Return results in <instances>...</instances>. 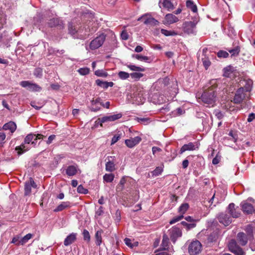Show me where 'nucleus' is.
<instances>
[{
	"label": "nucleus",
	"mask_w": 255,
	"mask_h": 255,
	"mask_svg": "<svg viewBox=\"0 0 255 255\" xmlns=\"http://www.w3.org/2000/svg\"><path fill=\"white\" fill-rule=\"evenodd\" d=\"M16 128V125L13 122H9L5 124L3 126V129L5 130H9L11 133H13Z\"/></svg>",
	"instance_id": "21"
},
{
	"label": "nucleus",
	"mask_w": 255,
	"mask_h": 255,
	"mask_svg": "<svg viewBox=\"0 0 255 255\" xmlns=\"http://www.w3.org/2000/svg\"><path fill=\"white\" fill-rule=\"evenodd\" d=\"M78 72L81 75H86L89 73L90 69L87 67L81 68L78 70Z\"/></svg>",
	"instance_id": "38"
},
{
	"label": "nucleus",
	"mask_w": 255,
	"mask_h": 255,
	"mask_svg": "<svg viewBox=\"0 0 255 255\" xmlns=\"http://www.w3.org/2000/svg\"><path fill=\"white\" fill-rule=\"evenodd\" d=\"M182 11V7L180 6L175 11H173V13H168L165 16H173L174 14L178 15L180 14Z\"/></svg>",
	"instance_id": "53"
},
{
	"label": "nucleus",
	"mask_w": 255,
	"mask_h": 255,
	"mask_svg": "<svg viewBox=\"0 0 255 255\" xmlns=\"http://www.w3.org/2000/svg\"><path fill=\"white\" fill-rule=\"evenodd\" d=\"M241 206L243 211L248 214H252L254 211L253 205L247 202H242L241 204Z\"/></svg>",
	"instance_id": "15"
},
{
	"label": "nucleus",
	"mask_w": 255,
	"mask_h": 255,
	"mask_svg": "<svg viewBox=\"0 0 255 255\" xmlns=\"http://www.w3.org/2000/svg\"><path fill=\"white\" fill-rule=\"evenodd\" d=\"M83 235L84 240L89 242L90 241V235L89 232L86 229L83 230Z\"/></svg>",
	"instance_id": "49"
},
{
	"label": "nucleus",
	"mask_w": 255,
	"mask_h": 255,
	"mask_svg": "<svg viewBox=\"0 0 255 255\" xmlns=\"http://www.w3.org/2000/svg\"><path fill=\"white\" fill-rule=\"evenodd\" d=\"M202 61L203 63V65L204 66L205 68L207 70L211 65V62L209 59L205 55L204 56V57L202 58Z\"/></svg>",
	"instance_id": "33"
},
{
	"label": "nucleus",
	"mask_w": 255,
	"mask_h": 255,
	"mask_svg": "<svg viewBox=\"0 0 255 255\" xmlns=\"http://www.w3.org/2000/svg\"><path fill=\"white\" fill-rule=\"evenodd\" d=\"M171 240L173 243H175L177 239L180 237L182 235V232L180 229L177 227H172L168 231Z\"/></svg>",
	"instance_id": "12"
},
{
	"label": "nucleus",
	"mask_w": 255,
	"mask_h": 255,
	"mask_svg": "<svg viewBox=\"0 0 255 255\" xmlns=\"http://www.w3.org/2000/svg\"><path fill=\"white\" fill-rule=\"evenodd\" d=\"M121 36L123 40H126L128 38V34L126 31H123L122 32Z\"/></svg>",
	"instance_id": "56"
},
{
	"label": "nucleus",
	"mask_w": 255,
	"mask_h": 255,
	"mask_svg": "<svg viewBox=\"0 0 255 255\" xmlns=\"http://www.w3.org/2000/svg\"><path fill=\"white\" fill-rule=\"evenodd\" d=\"M121 138V135L120 134H115L112 138L111 140V144H114L116 143Z\"/></svg>",
	"instance_id": "54"
},
{
	"label": "nucleus",
	"mask_w": 255,
	"mask_h": 255,
	"mask_svg": "<svg viewBox=\"0 0 255 255\" xmlns=\"http://www.w3.org/2000/svg\"><path fill=\"white\" fill-rule=\"evenodd\" d=\"M221 160V157L220 156L218 155V154L216 155V156L212 160V163L214 165L217 164L219 163L220 161Z\"/></svg>",
	"instance_id": "55"
},
{
	"label": "nucleus",
	"mask_w": 255,
	"mask_h": 255,
	"mask_svg": "<svg viewBox=\"0 0 255 255\" xmlns=\"http://www.w3.org/2000/svg\"><path fill=\"white\" fill-rule=\"evenodd\" d=\"M235 204L234 203H230L228 207V210L229 213L233 218H238L240 215V213L237 211L235 208Z\"/></svg>",
	"instance_id": "18"
},
{
	"label": "nucleus",
	"mask_w": 255,
	"mask_h": 255,
	"mask_svg": "<svg viewBox=\"0 0 255 255\" xmlns=\"http://www.w3.org/2000/svg\"><path fill=\"white\" fill-rule=\"evenodd\" d=\"M169 246V239L167 235L164 234L163 236L161 248L162 250H166Z\"/></svg>",
	"instance_id": "27"
},
{
	"label": "nucleus",
	"mask_w": 255,
	"mask_h": 255,
	"mask_svg": "<svg viewBox=\"0 0 255 255\" xmlns=\"http://www.w3.org/2000/svg\"><path fill=\"white\" fill-rule=\"evenodd\" d=\"M201 99L207 107H213L216 102L215 92L211 90L204 91L201 96Z\"/></svg>",
	"instance_id": "4"
},
{
	"label": "nucleus",
	"mask_w": 255,
	"mask_h": 255,
	"mask_svg": "<svg viewBox=\"0 0 255 255\" xmlns=\"http://www.w3.org/2000/svg\"><path fill=\"white\" fill-rule=\"evenodd\" d=\"M141 138L137 136L133 138H130L125 140V144L129 148H132L140 142Z\"/></svg>",
	"instance_id": "13"
},
{
	"label": "nucleus",
	"mask_w": 255,
	"mask_h": 255,
	"mask_svg": "<svg viewBox=\"0 0 255 255\" xmlns=\"http://www.w3.org/2000/svg\"><path fill=\"white\" fill-rule=\"evenodd\" d=\"M122 117V114L121 113H119L117 114H114L113 115L104 116L101 118L100 122H103V123L108 122H112L115 121L117 120H118L121 118Z\"/></svg>",
	"instance_id": "14"
},
{
	"label": "nucleus",
	"mask_w": 255,
	"mask_h": 255,
	"mask_svg": "<svg viewBox=\"0 0 255 255\" xmlns=\"http://www.w3.org/2000/svg\"><path fill=\"white\" fill-rule=\"evenodd\" d=\"M183 217V215L181 214L179 216H176L170 221L169 224L171 225L175 224V223L180 221Z\"/></svg>",
	"instance_id": "45"
},
{
	"label": "nucleus",
	"mask_w": 255,
	"mask_h": 255,
	"mask_svg": "<svg viewBox=\"0 0 255 255\" xmlns=\"http://www.w3.org/2000/svg\"><path fill=\"white\" fill-rule=\"evenodd\" d=\"M202 245L198 241H194L191 243L188 247V252L191 255H196L201 251Z\"/></svg>",
	"instance_id": "6"
},
{
	"label": "nucleus",
	"mask_w": 255,
	"mask_h": 255,
	"mask_svg": "<svg viewBox=\"0 0 255 255\" xmlns=\"http://www.w3.org/2000/svg\"><path fill=\"white\" fill-rule=\"evenodd\" d=\"M102 230L97 231L95 234L96 244L98 246H100L102 242V234L103 233Z\"/></svg>",
	"instance_id": "28"
},
{
	"label": "nucleus",
	"mask_w": 255,
	"mask_h": 255,
	"mask_svg": "<svg viewBox=\"0 0 255 255\" xmlns=\"http://www.w3.org/2000/svg\"><path fill=\"white\" fill-rule=\"evenodd\" d=\"M228 247L232 252L236 254L237 255H244V252L239 248L236 242V241L234 240H231L228 244Z\"/></svg>",
	"instance_id": "11"
},
{
	"label": "nucleus",
	"mask_w": 255,
	"mask_h": 255,
	"mask_svg": "<svg viewBox=\"0 0 255 255\" xmlns=\"http://www.w3.org/2000/svg\"><path fill=\"white\" fill-rule=\"evenodd\" d=\"M126 66L131 71L138 72H143L145 71V68L143 67L136 66L132 64H127Z\"/></svg>",
	"instance_id": "30"
},
{
	"label": "nucleus",
	"mask_w": 255,
	"mask_h": 255,
	"mask_svg": "<svg viewBox=\"0 0 255 255\" xmlns=\"http://www.w3.org/2000/svg\"><path fill=\"white\" fill-rule=\"evenodd\" d=\"M24 190H25V195H27L30 193L31 191V186L30 184V183H29V182L25 183Z\"/></svg>",
	"instance_id": "47"
},
{
	"label": "nucleus",
	"mask_w": 255,
	"mask_h": 255,
	"mask_svg": "<svg viewBox=\"0 0 255 255\" xmlns=\"http://www.w3.org/2000/svg\"><path fill=\"white\" fill-rule=\"evenodd\" d=\"M175 112H176V113H175V115L177 116H180L184 114L185 113V111L182 109L178 108L176 110Z\"/></svg>",
	"instance_id": "58"
},
{
	"label": "nucleus",
	"mask_w": 255,
	"mask_h": 255,
	"mask_svg": "<svg viewBox=\"0 0 255 255\" xmlns=\"http://www.w3.org/2000/svg\"><path fill=\"white\" fill-rule=\"evenodd\" d=\"M127 177L124 176L121 179L120 183L118 185V189H119L120 190H122L124 188V185L126 182L127 181Z\"/></svg>",
	"instance_id": "41"
},
{
	"label": "nucleus",
	"mask_w": 255,
	"mask_h": 255,
	"mask_svg": "<svg viewBox=\"0 0 255 255\" xmlns=\"http://www.w3.org/2000/svg\"><path fill=\"white\" fill-rule=\"evenodd\" d=\"M255 119V114L254 113H251L249 115L247 121L248 122H251Z\"/></svg>",
	"instance_id": "63"
},
{
	"label": "nucleus",
	"mask_w": 255,
	"mask_h": 255,
	"mask_svg": "<svg viewBox=\"0 0 255 255\" xmlns=\"http://www.w3.org/2000/svg\"><path fill=\"white\" fill-rule=\"evenodd\" d=\"M96 84L99 87L104 89H107L108 87H112L114 85L113 82L103 81L100 79L96 80Z\"/></svg>",
	"instance_id": "19"
},
{
	"label": "nucleus",
	"mask_w": 255,
	"mask_h": 255,
	"mask_svg": "<svg viewBox=\"0 0 255 255\" xmlns=\"http://www.w3.org/2000/svg\"><path fill=\"white\" fill-rule=\"evenodd\" d=\"M41 136H42L41 134H37L36 136L32 133L28 134L24 138V142L20 146H16L15 150L17 151L19 154L23 153L31 148L30 144L34 146L36 145L37 139H40Z\"/></svg>",
	"instance_id": "1"
},
{
	"label": "nucleus",
	"mask_w": 255,
	"mask_h": 255,
	"mask_svg": "<svg viewBox=\"0 0 255 255\" xmlns=\"http://www.w3.org/2000/svg\"><path fill=\"white\" fill-rule=\"evenodd\" d=\"M104 213L103 208L100 206L96 212V216H100Z\"/></svg>",
	"instance_id": "57"
},
{
	"label": "nucleus",
	"mask_w": 255,
	"mask_h": 255,
	"mask_svg": "<svg viewBox=\"0 0 255 255\" xmlns=\"http://www.w3.org/2000/svg\"><path fill=\"white\" fill-rule=\"evenodd\" d=\"M132 57L135 58L141 61L148 62L149 58L147 56H142L139 54H133Z\"/></svg>",
	"instance_id": "35"
},
{
	"label": "nucleus",
	"mask_w": 255,
	"mask_h": 255,
	"mask_svg": "<svg viewBox=\"0 0 255 255\" xmlns=\"http://www.w3.org/2000/svg\"><path fill=\"white\" fill-rule=\"evenodd\" d=\"M199 21L197 17H193L191 20L185 21L182 24V30L187 34H195L197 32L196 25Z\"/></svg>",
	"instance_id": "2"
},
{
	"label": "nucleus",
	"mask_w": 255,
	"mask_h": 255,
	"mask_svg": "<svg viewBox=\"0 0 255 255\" xmlns=\"http://www.w3.org/2000/svg\"><path fill=\"white\" fill-rule=\"evenodd\" d=\"M114 178V175L113 174H106L104 177V180L107 182H112Z\"/></svg>",
	"instance_id": "40"
},
{
	"label": "nucleus",
	"mask_w": 255,
	"mask_h": 255,
	"mask_svg": "<svg viewBox=\"0 0 255 255\" xmlns=\"http://www.w3.org/2000/svg\"><path fill=\"white\" fill-rule=\"evenodd\" d=\"M217 55L219 57L227 58L229 56V53L226 51L220 50L218 52Z\"/></svg>",
	"instance_id": "51"
},
{
	"label": "nucleus",
	"mask_w": 255,
	"mask_h": 255,
	"mask_svg": "<svg viewBox=\"0 0 255 255\" xmlns=\"http://www.w3.org/2000/svg\"><path fill=\"white\" fill-rule=\"evenodd\" d=\"M240 48L238 47H236L232 49H229L228 51L230 53L232 56H237L239 54L240 52Z\"/></svg>",
	"instance_id": "46"
},
{
	"label": "nucleus",
	"mask_w": 255,
	"mask_h": 255,
	"mask_svg": "<svg viewBox=\"0 0 255 255\" xmlns=\"http://www.w3.org/2000/svg\"><path fill=\"white\" fill-rule=\"evenodd\" d=\"M78 170L79 169L77 164L71 165L66 169V173L69 176H73L77 174Z\"/></svg>",
	"instance_id": "17"
},
{
	"label": "nucleus",
	"mask_w": 255,
	"mask_h": 255,
	"mask_svg": "<svg viewBox=\"0 0 255 255\" xmlns=\"http://www.w3.org/2000/svg\"><path fill=\"white\" fill-rule=\"evenodd\" d=\"M106 39V35L102 33L93 39L90 43V48L91 50H95L101 47Z\"/></svg>",
	"instance_id": "5"
},
{
	"label": "nucleus",
	"mask_w": 255,
	"mask_h": 255,
	"mask_svg": "<svg viewBox=\"0 0 255 255\" xmlns=\"http://www.w3.org/2000/svg\"><path fill=\"white\" fill-rule=\"evenodd\" d=\"M77 234L72 233L69 235L64 241V245L68 246L72 244L76 239Z\"/></svg>",
	"instance_id": "20"
},
{
	"label": "nucleus",
	"mask_w": 255,
	"mask_h": 255,
	"mask_svg": "<svg viewBox=\"0 0 255 255\" xmlns=\"http://www.w3.org/2000/svg\"><path fill=\"white\" fill-rule=\"evenodd\" d=\"M181 224L185 227L187 230H190L196 226V224L195 223H187L185 221H182L181 222Z\"/></svg>",
	"instance_id": "43"
},
{
	"label": "nucleus",
	"mask_w": 255,
	"mask_h": 255,
	"mask_svg": "<svg viewBox=\"0 0 255 255\" xmlns=\"http://www.w3.org/2000/svg\"><path fill=\"white\" fill-rule=\"evenodd\" d=\"M77 192L79 193L86 194L88 193V191L87 189L84 188V187L82 185H80L77 187Z\"/></svg>",
	"instance_id": "50"
},
{
	"label": "nucleus",
	"mask_w": 255,
	"mask_h": 255,
	"mask_svg": "<svg viewBox=\"0 0 255 255\" xmlns=\"http://www.w3.org/2000/svg\"><path fill=\"white\" fill-rule=\"evenodd\" d=\"M59 19L58 17L53 18L49 22V25L51 27L59 25Z\"/></svg>",
	"instance_id": "48"
},
{
	"label": "nucleus",
	"mask_w": 255,
	"mask_h": 255,
	"mask_svg": "<svg viewBox=\"0 0 255 255\" xmlns=\"http://www.w3.org/2000/svg\"><path fill=\"white\" fill-rule=\"evenodd\" d=\"M200 143L198 141L188 142L184 144L180 150V153L182 154L186 151H193L199 149Z\"/></svg>",
	"instance_id": "8"
},
{
	"label": "nucleus",
	"mask_w": 255,
	"mask_h": 255,
	"mask_svg": "<svg viewBox=\"0 0 255 255\" xmlns=\"http://www.w3.org/2000/svg\"><path fill=\"white\" fill-rule=\"evenodd\" d=\"M55 137V135L54 134L50 135L48 137V140L46 141L47 143L48 144H50L52 142V141L54 139Z\"/></svg>",
	"instance_id": "62"
},
{
	"label": "nucleus",
	"mask_w": 255,
	"mask_h": 255,
	"mask_svg": "<svg viewBox=\"0 0 255 255\" xmlns=\"http://www.w3.org/2000/svg\"><path fill=\"white\" fill-rule=\"evenodd\" d=\"M144 23L147 26H151L158 25L159 22L153 17H149L144 20Z\"/></svg>",
	"instance_id": "26"
},
{
	"label": "nucleus",
	"mask_w": 255,
	"mask_h": 255,
	"mask_svg": "<svg viewBox=\"0 0 255 255\" xmlns=\"http://www.w3.org/2000/svg\"><path fill=\"white\" fill-rule=\"evenodd\" d=\"M218 220L220 223L225 226H228L232 222L231 218L228 215L224 213L220 214Z\"/></svg>",
	"instance_id": "16"
},
{
	"label": "nucleus",
	"mask_w": 255,
	"mask_h": 255,
	"mask_svg": "<svg viewBox=\"0 0 255 255\" xmlns=\"http://www.w3.org/2000/svg\"><path fill=\"white\" fill-rule=\"evenodd\" d=\"M124 241H125V244H126V245L127 246H128V247H129L130 248H132L133 247V245L131 244V240L130 239L126 238L125 239Z\"/></svg>",
	"instance_id": "59"
},
{
	"label": "nucleus",
	"mask_w": 255,
	"mask_h": 255,
	"mask_svg": "<svg viewBox=\"0 0 255 255\" xmlns=\"http://www.w3.org/2000/svg\"><path fill=\"white\" fill-rule=\"evenodd\" d=\"M32 237V234H28L26 235L21 240V244L25 243L27 242L29 239H30Z\"/></svg>",
	"instance_id": "52"
},
{
	"label": "nucleus",
	"mask_w": 255,
	"mask_h": 255,
	"mask_svg": "<svg viewBox=\"0 0 255 255\" xmlns=\"http://www.w3.org/2000/svg\"><path fill=\"white\" fill-rule=\"evenodd\" d=\"M245 231L247 234L249 239H251L253 238L254 235V228L251 225H248L246 227Z\"/></svg>",
	"instance_id": "29"
},
{
	"label": "nucleus",
	"mask_w": 255,
	"mask_h": 255,
	"mask_svg": "<svg viewBox=\"0 0 255 255\" xmlns=\"http://www.w3.org/2000/svg\"><path fill=\"white\" fill-rule=\"evenodd\" d=\"M70 203L68 201L62 202L55 209H54V212L62 211L63 210L70 207Z\"/></svg>",
	"instance_id": "24"
},
{
	"label": "nucleus",
	"mask_w": 255,
	"mask_h": 255,
	"mask_svg": "<svg viewBox=\"0 0 255 255\" xmlns=\"http://www.w3.org/2000/svg\"><path fill=\"white\" fill-rule=\"evenodd\" d=\"M33 74L36 77H41L42 76V69L40 68H35Z\"/></svg>",
	"instance_id": "44"
},
{
	"label": "nucleus",
	"mask_w": 255,
	"mask_h": 255,
	"mask_svg": "<svg viewBox=\"0 0 255 255\" xmlns=\"http://www.w3.org/2000/svg\"><path fill=\"white\" fill-rule=\"evenodd\" d=\"M106 170L112 172L115 170V164L113 162L108 161L106 164Z\"/></svg>",
	"instance_id": "36"
},
{
	"label": "nucleus",
	"mask_w": 255,
	"mask_h": 255,
	"mask_svg": "<svg viewBox=\"0 0 255 255\" xmlns=\"http://www.w3.org/2000/svg\"><path fill=\"white\" fill-rule=\"evenodd\" d=\"M116 221L117 222H119L121 220V213L120 211L119 210H117L116 212Z\"/></svg>",
	"instance_id": "61"
},
{
	"label": "nucleus",
	"mask_w": 255,
	"mask_h": 255,
	"mask_svg": "<svg viewBox=\"0 0 255 255\" xmlns=\"http://www.w3.org/2000/svg\"><path fill=\"white\" fill-rule=\"evenodd\" d=\"M162 150V149L156 146H153L152 147V152L153 154H155V153L157 152H160Z\"/></svg>",
	"instance_id": "60"
},
{
	"label": "nucleus",
	"mask_w": 255,
	"mask_h": 255,
	"mask_svg": "<svg viewBox=\"0 0 255 255\" xmlns=\"http://www.w3.org/2000/svg\"><path fill=\"white\" fill-rule=\"evenodd\" d=\"M179 20L178 17H164L162 21L164 24L168 26L175 23Z\"/></svg>",
	"instance_id": "22"
},
{
	"label": "nucleus",
	"mask_w": 255,
	"mask_h": 255,
	"mask_svg": "<svg viewBox=\"0 0 255 255\" xmlns=\"http://www.w3.org/2000/svg\"><path fill=\"white\" fill-rule=\"evenodd\" d=\"M95 75L98 77H107L108 76V74L107 72L103 69L97 70L95 71Z\"/></svg>",
	"instance_id": "32"
},
{
	"label": "nucleus",
	"mask_w": 255,
	"mask_h": 255,
	"mask_svg": "<svg viewBox=\"0 0 255 255\" xmlns=\"http://www.w3.org/2000/svg\"><path fill=\"white\" fill-rule=\"evenodd\" d=\"M163 171V167L162 166L157 167L153 171L151 172L153 176H157L161 174Z\"/></svg>",
	"instance_id": "37"
},
{
	"label": "nucleus",
	"mask_w": 255,
	"mask_h": 255,
	"mask_svg": "<svg viewBox=\"0 0 255 255\" xmlns=\"http://www.w3.org/2000/svg\"><path fill=\"white\" fill-rule=\"evenodd\" d=\"M20 85L32 92H40L42 89L37 84L32 83L29 81H22L20 83Z\"/></svg>",
	"instance_id": "7"
},
{
	"label": "nucleus",
	"mask_w": 255,
	"mask_h": 255,
	"mask_svg": "<svg viewBox=\"0 0 255 255\" xmlns=\"http://www.w3.org/2000/svg\"><path fill=\"white\" fill-rule=\"evenodd\" d=\"M131 98L133 103L138 105L143 104L145 101V99L143 97V93L141 91L134 92L132 94Z\"/></svg>",
	"instance_id": "9"
},
{
	"label": "nucleus",
	"mask_w": 255,
	"mask_h": 255,
	"mask_svg": "<svg viewBox=\"0 0 255 255\" xmlns=\"http://www.w3.org/2000/svg\"><path fill=\"white\" fill-rule=\"evenodd\" d=\"M189 206L188 203H183L179 207L178 209V212L181 215H183L189 209Z\"/></svg>",
	"instance_id": "31"
},
{
	"label": "nucleus",
	"mask_w": 255,
	"mask_h": 255,
	"mask_svg": "<svg viewBox=\"0 0 255 255\" xmlns=\"http://www.w3.org/2000/svg\"><path fill=\"white\" fill-rule=\"evenodd\" d=\"M156 255H170L166 250H163L156 253Z\"/></svg>",
	"instance_id": "64"
},
{
	"label": "nucleus",
	"mask_w": 255,
	"mask_h": 255,
	"mask_svg": "<svg viewBox=\"0 0 255 255\" xmlns=\"http://www.w3.org/2000/svg\"><path fill=\"white\" fill-rule=\"evenodd\" d=\"M187 7L190 9L193 13L197 12V5L191 0H187L186 2Z\"/></svg>",
	"instance_id": "25"
},
{
	"label": "nucleus",
	"mask_w": 255,
	"mask_h": 255,
	"mask_svg": "<svg viewBox=\"0 0 255 255\" xmlns=\"http://www.w3.org/2000/svg\"><path fill=\"white\" fill-rule=\"evenodd\" d=\"M238 240L242 246H245L247 244L248 240H249L248 237H246L244 233H239L237 236Z\"/></svg>",
	"instance_id": "23"
},
{
	"label": "nucleus",
	"mask_w": 255,
	"mask_h": 255,
	"mask_svg": "<svg viewBox=\"0 0 255 255\" xmlns=\"http://www.w3.org/2000/svg\"><path fill=\"white\" fill-rule=\"evenodd\" d=\"M131 77L135 80H138L143 76V74L139 72H134L130 74Z\"/></svg>",
	"instance_id": "42"
},
{
	"label": "nucleus",
	"mask_w": 255,
	"mask_h": 255,
	"mask_svg": "<svg viewBox=\"0 0 255 255\" xmlns=\"http://www.w3.org/2000/svg\"><path fill=\"white\" fill-rule=\"evenodd\" d=\"M252 81H249L248 86L244 88H240L237 91L234 98V102L236 104H240L249 95V92L251 89Z\"/></svg>",
	"instance_id": "3"
},
{
	"label": "nucleus",
	"mask_w": 255,
	"mask_h": 255,
	"mask_svg": "<svg viewBox=\"0 0 255 255\" xmlns=\"http://www.w3.org/2000/svg\"><path fill=\"white\" fill-rule=\"evenodd\" d=\"M161 33L166 36H175L177 33L174 31L167 30L164 29H161Z\"/></svg>",
	"instance_id": "34"
},
{
	"label": "nucleus",
	"mask_w": 255,
	"mask_h": 255,
	"mask_svg": "<svg viewBox=\"0 0 255 255\" xmlns=\"http://www.w3.org/2000/svg\"><path fill=\"white\" fill-rule=\"evenodd\" d=\"M160 8H163L168 11H172L176 5L170 0H160L158 2Z\"/></svg>",
	"instance_id": "10"
},
{
	"label": "nucleus",
	"mask_w": 255,
	"mask_h": 255,
	"mask_svg": "<svg viewBox=\"0 0 255 255\" xmlns=\"http://www.w3.org/2000/svg\"><path fill=\"white\" fill-rule=\"evenodd\" d=\"M118 75L119 77L122 80L127 79L130 75L128 73L124 71H120Z\"/></svg>",
	"instance_id": "39"
}]
</instances>
